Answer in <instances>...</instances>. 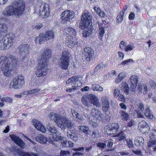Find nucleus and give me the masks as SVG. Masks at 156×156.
Segmentation results:
<instances>
[{
	"mask_svg": "<svg viewBox=\"0 0 156 156\" xmlns=\"http://www.w3.org/2000/svg\"><path fill=\"white\" fill-rule=\"evenodd\" d=\"M25 3L23 0H13L11 4L6 7L2 12L5 17L11 16L20 17L24 13Z\"/></svg>",
	"mask_w": 156,
	"mask_h": 156,
	"instance_id": "nucleus-1",
	"label": "nucleus"
},
{
	"mask_svg": "<svg viewBox=\"0 0 156 156\" xmlns=\"http://www.w3.org/2000/svg\"><path fill=\"white\" fill-rule=\"evenodd\" d=\"M19 63V60L16 56L9 55L7 57L5 56L0 55V66H2L6 76H11L13 71Z\"/></svg>",
	"mask_w": 156,
	"mask_h": 156,
	"instance_id": "nucleus-2",
	"label": "nucleus"
},
{
	"mask_svg": "<svg viewBox=\"0 0 156 156\" xmlns=\"http://www.w3.org/2000/svg\"><path fill=\"white\" fill-rule=\"evenodd\" d=\"M51 55V51L50 49H47L43 52L41 57V60L36 70V74L38 77H43L47 73V63L49 58Z\"/></svg>",
	"mask_w": 156,
	"mask_h": 156,
	"instance_id": "nucleus-3",
	"label": "nucleus"
},
{
	"mask_svg": "<svg viewBox=\"0 0 156 156\" xmlns=\"http://www.w3.org/2000/svg\"><path fill=\"white\" fill-rule=\"evenodd\" d=\"M65 31L70 36L67 41V46L70 48L77 47L80 45V43L76 39L75 37L76 34V31L72 27L65 28Z\"/></svg>",
	"mask_w": 156,
	"mask_h": 156,
	"instance_id": "nucleus-4",
	"label": "nucleus"
},
{
	"mask_svg": "<svg viewBox=\"0 0 156 156\" xmlns=\"http://www.w3.org/2000/svg\"><path fill=\"white\" fill-rule=\"evenodd\" d=\"M15 37L12 33L5 34L0 41V49L8 48L13 45L15 41Z\"/></svg>",
	"mask_w": 156,
	"mask_h": 156,
	"instance_id": "nucleus-5",
	"label": "nucleus"
},
{
	"mask_svg": "<svg viewBox=\"0 0 156 156\" xmlns=\"http://www.w3.org/2000/svg\"><path fill=\"white\" fill-rule=\"evenodd\" d=\"M82 80V77L77 76H74L68 79L66 82L67 86L70 87L71 86L72 88L67 89L66 91L71 92L72 90H75L77 89L78 87H80L82 85L81 81Z\"/></svg>",
	"mask_w": 156,
	"mask_h": 156,
	"instance_id": "nucleus-6",
	"label": "nucleus"
},
{
	"mask_svg": "<svg viewBox=\"0 0 156 156\" xmlns=\"http://www.w3.org/2000/svg\"><path fill=\"white\" fill-rule=\"evenodd\" d=\"M94 50L91 48L87 47L85 48L82 52V59L88 65L94 57Z\"/></svg>",
	"mask_w": 156,
	"mask_h": 156,
	"instance_id": "nucleus-7",
	"label": "nucleus"
},
{
	"mask_svg": "<svg viewBox=\"0 0 156 156\" xmlns=\"http://www.w3.org/2000/svg\"><path fill=\"white\" fill-rule=\"evenodd\" d=\"M92 16L89 12L83 13L81 18V21L80 23V28L82 29L88 27L91 25V20Z\"/></svg>",
	"mask_w": 156,
	"mask_h": 156,
	"instance_id": "nucleus-8",
	"label": "nucleus"
},
{
	"mask_svg": "<svg viewBox=\"0 0 156 156\" xmlns=\"http://www.w3.org/2000/svg\"><path fill=\"white\" fill-rule=\"evenodd\" d=\"M69 54L67 51L62 52V55L61 58L60 67L62 69H66L69 64Z\"/></svg>",
	"mask_w": 156,
	"mask_h": 156,
	"instance_id": "nucleus-9",
	"label": "nucleus"
},
{
	"mask_svg": "<svg viewBox=\"0 0 156 156\" xmlns=\"http://www.w3.org/2000/svg\"><path fill=\"white\" fill-rule=\"evenodd\" d=\"M74 13L72 11L66 10L61 14L62 23H67L74 17Z\"/></svg>",
	"mask_w": 156,
	"mask_h": 156,
	"instance_id": "nucleus-10",
	"label": "nucleus"
},
{
	"mask_svg": "<svg viewBox=\"0 0 156 156\" xmlns=\"http://www.w3.org/2000/svg\"><path fill=\"white\" fill-rule=\"evenodd\" d=\"M24 83L23 77L21 76L14 78L10 84L11 88L14 89L20 88Z\"/></svg>",
	"mask_w": 156,
	"mask_h": 156,
	"instance_id": "nucleus-11",
	"label": "nucleus"
},
{
	"mask_svg": "<svg viewBox=\"0 0 156 156\" xmlns=\"http://www.w3.org/2000/svg\"><path fill=\"white\" fill-rule=\"evenodd\" d=\"M16 51L22 55L23 58H25L29 53V46L26 44H21L18 47Z\"/></svg>",
	"mask_w": 156,
	"mask_h": 156,
	"instance_id": "nucleus-12",
	"label": "nucleus"
},
{
	"mask_svg": "<svg viewBox=\"0 0 156 156\" xmlns=\"http://www.w3.org/2000/svg\"><path fill=\"white\" fill-rule=\"evenodd\" d=\"M119 126L117 123H113L110 126H107L105 127V132L108 135L116 133L119 131Z\"/></svg>",
	"mask_w": 156,
	"mask_h": 156,
	"instance_id": "nucleus-13",
	"label": "nucleus"
},
{
	"mask_svg": "<svg viewBox=\"0 0 156 156\" xmlns=\"http://www.w3.org/2000/svg\"><path fill=\"white\" fill-rule=\"evenodd\" d=\"M49 9V5L48 4L44 2L40 6L39 12L42 18H45L48 16L50 13Z\"/></svg>",
	"mask_w": 156,
	"mask_h": 156,
	"instance_id": "nucleus-14",
	"label": "nucleus"
},
{
	"mask_svg": "<svg viewBox=\"0 0 156 156\" xmlns=\"http://www.w3.org/2000/svg\"><path fill=\"white\" fill-rule=\"evenodd\" d=\"M74 126V123L71 120L66 119L64 117L62 118L61 122L59 124V127L62 129H65V128L71 129Z\"/></svg>",
	"mask_w": 156,
	"mask_h": 156,
	"instance_id": "nucleus-15",
	"label": "nucleus"
},
{
	"mask_svg": "<svg viewBox=\"0 0 156 156\" xmlns=\"http://www.w3.org/2000/svg\"><path fill=\"white\" fill-rule=\"evenodd\" d=\"M12 151L15 154L21 156H39L38 154L35 153L22 151L21 149L17 147L13 148Z\"/></svg>",
	"mask_w": 156,
	"mask_h": 156,
	"instance_id": "nucleus-16",
	"label": "nucleus"
},
{
	"mask_svg": "<svg viewBox=\"0 0 156 156\" xmlns=\"http://www.w3.org/2000/svg\"><path fill=\"white\" fill-rule=\"evenodd\" d=\"M10 136L12 140L14 141L19 146L22 148H24L25 142L21 139L14 135H10Z\"/></svg>",
	"mask_w": 156,
	"mask_h": 156,
	"instance_id": "nucleus-17",
	"label": "nucleus"
},
{
	"mask_svg": "<svg viewBox=\"0 0 156 156\" xmlns=\"http://www.w3.org/2000/svg\"><path fill=\"white\" fill-rule=\"evenodd\" d=\"M32 123L38 130L42 133H44L46 131V129L44 126L37 119H34L32 120Z\"/></svg>",
	"mask_w": 156,
	"mask_h": 156,
	"instance_id": "nucleus-18",
	"label": "nucleus"
},
{
	"mask_svg": "<svg viewBox=\"0 0 156 156\" xmlns=\"http://www.w3.org/2000/svg\"><path fill=\"white\" fill-rule=\"evenodd\" d=\"M138 77L135 75L131 76L130 78V89L133 91H134L136 87L138 82Z\"/></svg>",
	"mask_w": 156,
	"mask_h": 156,
	"instance_id": "nucleus-19",
	"label": "nucleus"
},
{
	"mask_svg": "<svg viewBox=\"0 0 156 156\" xmlns=\"http://www.w3.org/2000/svg\"><path fill=\"white\" fill-rule=\"evenodd\" d=\"M91 112L92 115L99 121L103 119L104 118V115L102 114L101 112L95 108H92Z\"/></svg>",
	"mask_w": 156,
	"mask_h": 156,
	"instance_id": "nucleus-20",
	"label": "nucleus"
},
{
	"mask_svg": "<svg viewBox=\"0 0 156 156\" xmlns=\"http://www.w3.org/2000/svg\"><path fill=\"white\" fill-rule=\"evenodd\" d=\"M103 110L104 112H107L110 107L108 99L107 97H102L101 98Z\"/></svg>",
	"mask_w": 156,
	"mask_h": 156,
	"instance_id": "nucleus-21",
	"label": "nucleus"
},
{
	"mask_svg": "<svg viewBox=\"0 0 156 156\" xmlns=\"http://www.w3.org/2000/svg\"><path fill=\"white\" fill-rule=\"evenodd\" d=\"M87 97L89 99V101L91 103L97 107H99L100 106L98 98L95 95L91 94H89L87 95Z\"/></svg>",
	"mask_w": 156,
	"mask_h": 156,
	"instance_id": "nucleus-22",
	"label": "nucleus"
},
{
	"mask_svg": "<svg viewBox=\"0 0 156 156\" xmlns=\"http://www.w3.org/2000/svg\"><path fill=\"white\" fill-rule=\"evenodd\" d=\"M62 137L61 136V133L58 131L55 134L51 135V136H50L49 142L50 143L53 144L54 141H58L62 140Z\"/></svg>",
	"mask_w": 156,
	"mask_h": 156,
	"instance_id": "nucleus-23",
	"label": "nucleus"
},
{
	"mask_svg": "<svg viewBox=\"0 0 156 156\" xmlns=\"http://www.w3.org/2000/svg\"><path fill=\"white\" fill-rule=\"evenodd\" d=\"M78 129L80 132L84 133L86 137H88V135L91 133V131L90 130L89 127L87 126L84 125L79 126L78 127Z\"/></svg>",
	"mask_w": 156,
	"mask_h": 156,
	"instance_id": "nucleus-24",
	"label": "nucleus"
},
{
	"mask_svg": "<svg viewBox=\"0 0 156 156\" xmlns=\"http://www.w3.org/2000/svg\"><path fill=\"white\" fill-rule=\"evenodd\" d=\"M137 110L136 112L138 115V116L139 118L143 117V111L144 110V106L143 103H139L136 105Z\"/></svg>",
	"mask_w": 156,
	"mask_h": 156,
	"instance_id": "nucleus-25",
	"label": "nucleus"
},
{
	"mask_svg": "<svg viewBox=\"0 0 156 156\" xmlns=\"http://www.w3.org/2000/svg\"><path fill=\"white\" fill-rule=\"evenodd\" d=\"M49 117L51 120H54L55 122L56 123L57 125L59 126V124H60L61 122L62 117L57 114L53 113L49 115Z\"/></svg>",
	"mask_w": 156,
	"mask_h": 156,
	"instance_id": "nucleus-26",
	"label": "nucleus"
},
{
	"mask_svg": "<svg viewBox=\"0 0 156 156\" xmlns=\"http://www.w3.org/2000/svg\"><path fill=\"white\" fill-rule=\"evenodd\" d=\"M36 141L42 144H46L47 140L45 136L42 134H38L35 138Z\"/></svg>",
	"mask_w": 156,
	"mask_h": 156,
	"instance_id": "nucleus-27",
	"label": "nucleus"
},
{
	"mask_svg": "<svg viewBox=\"0 0 156 156\" xmlns=\"http://www.w3.org/2000/svg\"><path fill=\"white\" fill-rule=\"evenodd\" d=\"M71 112L73 116L77 119V121L81 123L82 122L83 119V118L82 116L80 115L74 109L71 110Z\"/></svg>",
	"mask_w": 156,
	"mask_h": 156,
	"instance_id": "nucleus-28",
	"label": "nucleus"
},
{
	"mask_svg": "<svg viewBox=\"0 0 156 156\" xmlns=\"http://www.w3.org/2000/svg\"><path fill=\"white\" fill-rule=\"evenodd\" d=\"M119 115L121 119L122 120L127 121L129 118V115L128 113L124 111L121 110L119 111Z\"/></svg>",
	"mask_w": 156,
	"mask_h": 156,
	"instance_id": "nucleus-29",
	"label": "nucleus"
},
{
	"mask_svg": "<svg viewBox=\"0 0 156 156\" xmlns=\"http://www.w3.org/2000/svg\"><path fill=\"white\" fill-rule=\"evenodd\" d=\"M44 34L46 41L52 39L55 37V33L53 30H48Z\"/></svg>",
	"mask_w": 156,
	"mask_h": 156,
	"instance_id": "nucleus-30",
	"label": "nucleus"
},
{
	"mask_svg": "<svg viewBox=\"0 0 156 156\" xmlns=\"http://www.w3.org/2000/svg\"><path fill=\"white\" fill-rule=\"evenodd\" d=\"M67 136L73 140L76 141L77 140V135L74 133L73 131L70 130L67 132Z\"/></svg>",
	"mask_w": 156,
	"mask_h": 156,
	"instance_id": "nucleus-31",
	"label": "nucleus"
},
{
	"mask_svg": "<svg viewBox=\"0 0 156 156\" xmlns=\"http://www.w3.org/2000/svg\"><path fill=\"white\" fill-rule=\"evenodd\" d=\"M8 28V25L6 23L0 24V36L1 35H3V33H6Z\"/></svg>",
	"mask_w": 156,
	"mask_h": 156,
	"instance_id": "nucleus-32",
	"label": "nucleus"
},
{
	"mask_svg": "<svg viewBox=\"0 0 156 156\" xmlns=\"http://www.w3.org/2000/svg\"><path fill=\"white\" fill-rule=\"evenodd\" d=\"M120 86L121 90H122L126 94H129V87L126 82H122Z\"/></svg>",
	"mask_w": 156,
	"mask_h": 156,
	"instance_id": "nucleus-33",
	"label": "nucleus"
},
{
	"mask_svg": "<svg viewBox=\"0 0 156 156\" xmlns=\"http://www.w3.org/2000/svg\"><path fill=\"white\" fill-rule=\"evenodd\" d=\"M137 89L139 91V94H141L142 93V89H144L143 93L144 94H145L147 92V86L145 84L139 85L137 87Z\"/></svg>",
	"mask_w": 156,
	"mask_h": 156,
	"instance_id": "nucleus-34",
	"label": "nucleus"
},
{
	"mask_svg": "<svg viewBox=\"0 0 156 156\" xmlns=\"http://www.w3.org/2000/svg\"><path fill=\"white\" fill-rule=\"evenodd\" d=\"M47 126V129L50 132L52 133V135L55 134V133L58 131L55 126L50 124H48Z\"/></svg>",
	"mask_w": 156,
	"mask_h": 156,
	"instance_id": "nucleus-35",
	"label": "nucleus"
},
{
	"mask_svg": "<svg viewBox=\"0 0 156 156\" xmlns=\"http://www.w3.org/2000/svg\"><path fill=\"white\" fill-rule=\"evenodd\" d=\"M90 88L94 91H102L103 90V88L100 85L97 84H93L91 85Z\"/></svg>",
	"mask_w": 156,
	"mask_h": 156,
	"instance_id": "nucleus-36",
	"label": "nucleus"
},
{
	"mask_svg": "<svg viewBox=\"0 0 156 156\" xmlns=\"http://www.w3.org/2000/svg\"><path fill=\"white\" fill-rule=\"evenodd\" d=\"M144 114L146 117L150 119H152L153 118V115L151 113L149 108L146 109Z\"/></svg>",
	"mask_w": 156,
	"mask_h": 156,
	"instance_id": "nucleus-37",
	"label": "nucleus"
},
{
	"mask_svg": "<svg viewBox=\"0 0 156 156\" xmlns=\"http://www.w3.org/2000/svg\"><path fill=\"white\" fill-rule=\"evenodd\" d=\"M46 40L44 34H40L39 36L36 38L35 42H39V43H42L43 41Z\"/></svg>",
	"mask_w": 156,
	"mask_h": 156,
	"instance_id": "nucleus-38",
	"label": "nucleus"
},
{
	"mask_svg": "<svg viewBox=\"0 0 156 156\" xmlns=\"http://www.w3.org/2000/svg\"><path fill=\"white\" fill-rule=\"evenodd\" d=\"M125 74L124 73H120L116 79L115 82L117 83L121 82L125 76Z\"/></svg>",
	"mask_w": 156,
	"mask_h": 156,
	"instance_id": "nucleus-39",
	"label": "nucleus"
},
{
	"mask_svg": "<svg viewBox=\"0 0 156 156\" xmlns=\"http://www.w3.org/2000/svg\"><path fill=\"white\" fill-rule=\"evenodd\" d=\"M116 136L118 137V140H123L126 138V136L124 133L123 131H121L118 133Z\"/></svg>",
	"mask_w": 156,
	"mask_h": 156,
	"instance_id": "nucleus-40",
	"label": "nucleus"
},
{
	"mask_svg": "<svg viewBox=\"0 0 156 156\" xmlns=\"http://www.w3.org/2000/svg\"><path fill=\"white\" fill-rule=\"evenodd\" d=\"M124 12L121 11L119 13L117 17V22L118 23H120L123 19Z\"/></svg>",
	"mask_w": 156,
	"mask_h": 156,
	"instance_id": "nucleus-41",
	"label": "nucleus"
},
{
	"mask_svg": "<svg viewBox=\"0 0 156 156\" xmlns=\"http://www.w3.org/2000/svg\"><path fill=\"white\" fill-rule=\"evenodd\" d=\"M148 147H153L154 148L156 146V140H149L148 143Z\"/></svg>",
	"mask_w": 156,
	"mask_h": 156,
	"instance_id": "nucleus-42",
	"label": "nucleus"
},
{
	"mask_svg": "<svg viewBox=\"0 0 156 156\" xmlns=\"http://www.w3.org/2000/svg\"><path fill=\"white\" fill-rule=\"evenodd\" d=\"M87 98H88L87 97V95H84L82 97L81 100L83 104L86 106L88 107L90 105V104L87 101Z\"/></svg>",
	"mask_w": 156,
	"mask_h": 156,
	"instance_id": "nucleus-43",
	"label": "nucleus"
},
{
	"mask_svg": "<svg viewBox=\"0 0 156 156\" xmlns=\"http://www.w3.org/2000/svg\"><path fill=\"white\" fill-rule=\"evenodd\" d=\"M39 90V89H33L25 91L23 93L24 94H33L38 92Z\"/></svg>",
	"mask_w": 156,
	"mask_h": 156,
	"instance_id": "nucleus-44",
	"label": "nucleus"
},
{
	"mask_svg": "<svg viewBox=\"0 0 156 156\" xmlns=\"http://www.w3.org/2000/svg\"><path fill=\"white\" fill-rule=\"evenodd\" d=\"M135 144L137 145H142L144 143V139L142 137H138L135 141Z\"/></svg>",
	"mask_w": 156,
	"mask_h": 156,
	"instance_id": "nucleus-45",
	"label": "nucleus"
},
{
	"mask_svg": "<svg viewBox=\"0 0 156 156\" xmlns=\"http://www.w3.org/2000/svg\"><path fill=\"white\" fill-rule=\"evenodd\" d=\"M150 129V126L148 125L141 129L140 130L142 133H146Z\"/></svg>",
	"mask_w": 156,
	"mask_h": 156,
	"instance_id": "nucleus-46",
	"label": "nucleus"
},
{
	"mask_svg": "<svg viewBox=\"0 0 156 156\" xmlns=\"http://www.w3.org/2000/svg\"><path fill=\"white\" fill-rule=\"evenodd\" d=\"M134 48V46L133 45L129 44L126 46L125 50L126 52H128L133 50Z\"/></svg>",
	"mask_w": 156,
	"mask_h": 156,
	"instance_id": "nucleus-47",
	"label": "nucleus"
},
{
	"mask_svg": "<svg viewBox=\"0 0 156 156\" xmlns=\"http://www.w3.org/2000/svg\"><path fill=\"white\" fill-rule=\"evenodd\" d=\"M92 32L91 30H83V36L84 37H87L89 36Z\"/></svg>",
	"mask_w": 156,
	"mask_h": 156,
	"instance_id": "nucleus-48",
	"label": "nucleus"
},
{
	"mask_svg": "<svg viewBox=\"0 0 156 156\" xmlns=\"http://www.w3.org/2000/svg\"><path fill=\"white\" fill-rule=\"evenodd\" d=\"M70 154V152L68 151L61 150L60 153L61 156H67Z\"/></svg>",
	"mask_w": 156,
	"mask_h": 156,
	"instance_id": "nucleus-49",
	"label": "nucleus"
},
{
	"mask_svg": "<svg viewBox=\"0 0 156 156\" xmlns=\"http://www.w3.org/2000/svg\"><path fill=\"white\" fill-rule=\"evenodd\" d=\"M68 141L67 140H62L61 141V146L63 147H68Z\"/></svg>",
	"mask_w": 156,
	"mask_h": 156,
	"instance_id": "nucleus-50",
	"label": "nucleus"
},
{
	"mask_svg": "<svg viewBox=\"0 0 156 156\" xmlns=\"http://www.w3.org/2000/svg\"><path fill=\"white\" fill-rule=\"evenodd\" d=\"M147 125H148L145 121H142L139 122L138 126V127H140V128L142 129Z\"/></svg>",
	"mask_w": 156,
	"mask_h": 156,
	"instance_id": "nucleus-51",
	"label": "nucleus"
},
{
	"mask_svg": "<svg viewBox=\"0 0 156 156\" xmlns=\"http://www.w3.org/2000/svg\"><path fill=\"white\" fill-rule=\"evenodd\" d=\"M149 137L151 139H156V130H152L151 134H149Z\"/></svg>",
	"mask_w": 156,
	"mask_h": 156,
	"instance_id": "nucleus-52",
	"label": "nucleus"
},
{
	"mask_svg": "<svg viewBox=\"0 0 156 156\" xmlns=\"http://www.w3.org/2000/svg\"><path fill=\"white\" fill-rule=\"evenodd\" d=\"M97 147H99L100 149H102L106 147V144L103 143H99L97 144Z\"/></svg>",
	"mask_w": 156,
	"mask_h": 156,
	"instance_id": "nucleus-53",
	"label": "nucleus"
},
{
	"mask_svg": "<svg viewBox=\"0 0 156 156\" xmlns=\"http://www.w3.org/2000/svg\"><path fill=\"white\" fill-rule=\"evenodd\" d=\"M126 46V43L123 41H121L119 44V47L122 50L125 49Z\"/></svg>",
	"mask_w": 156,
	"mask_h": 156,
	"instance_id": "nucleus-54",
	"label": "nucleus"
},
{
	"mask_svg": "<svg viewBox=\"0 0 156 156\" xmlns=\"http://www.w3.org/2000/svg\"><path fill=\"white\" fill-rule=\"evenodd\" d=\"M92 137L95 138H97L99 137V134L98 131L94 130L92 132L91 135Z\"/></svg>",
	"mask_w": 156,
	"mask_h": 156,
	"instance_id": "nucleus-55",
	"label": "nucleus"
},
{
	"mask_svg": "<svg viewBox=\"0 0 156 156\" xmlns=\"http://www.w3.org/2000/svg\"><path fill=\"white\" fill-rule=\"evenodd\" d=\"M133 60L131 59H129L122 61L121 64L122 65H128L130 63L133 62Z\"/></svg>",
	"mask_w": 156,
	"mask_h": 156,
	"instance_id": "nucleus-56",
	"label": "nucleus"
},
{
	"mask_svg": "<svg viewBox=\"0 0 156 156\" xmlns=\"http://www.w3.org/2000/svg\"><path fill=\"white\" fill-rule=\"evenodd\" d=\"M120 92L119 89L116 88L114 90V94L115 96L117 97L120 94Z\"/></svg>",
	"mask_w": 156,
	"mask_h": 156,
	"instance_id": "nucleus-57",
	"label": "nucleus"
},
{
	"mask_svg": "<svg viewBox=\"0 0 156 156\" xmlns=\"http://www.w3.org/2000/svg\"><path fill=\"white\" fill-rule=\"evenodd\" d=\"M98 32L99 36L102 38L103 36V35L105 33V29H99Z\"/></svg>",
	"mask_w": 156,
	"mask_h": 156,
	"instance_id": "nucleus-58",
	"label": "nucleus"
},
{
	"mask_svg": "<svg viewBox=\"0 0 156 156\" xmlns=\"http://www.w3.org/2000/svg\"><path fill=\"white\" fill-rule=\"evenodd\" d=\"M113 145L112 140V139H110L108 140L107 146L111 148Z\"/></svg>",
	"mask_w": 156,
	"mask_h": 156,
	"instance_id": "nucleus-59",
	"label": "nucleus"
},
{
	"mask_svg": "<svg viewBox=\"0 0 156 156\" xmlns=\"http://www.w3.org/2000/svg\"><path fill=\"white\" fill-rule=\"evenodd\" d=\"M4 99L5 100V101L7 103H10L13 101L12 99L10 97L4 98Z\"/></svg>",
	"mask_w": 156,
	"mask_h": 156,
	"instance_id": "nucleus-60",
	"label": "nucleus"
},
{
	"mask_svg": "<svg viewBox=\"0 0 156 156\" xmlns=\"http://www.w3.org/2000/svg\"><path fill=\"white\" fill-rule=\"evenodd\" d=\"M132 151L136 155H140L141 154V152L139 150H132Z\"/></svg>",
	"mask_w": 156,
	"mask_h": 156,
	"instance_id": "nucleus-61",
	"label": "nucleus"
},
{
	"mask_svg": "<svg viewBox=\"0 0 156 156\" xmlns=\"http://www.w3.org/2000/svg\"><path fill=\"white\" fill-rule=\"evenodd\" d=\"M133 125V122L132 121H130L128 122L125 125V127L126 128L128 129L129 127H131Z\"/></svg>",
	"mask_w": 156,
	"mask_h": 156,
	"instance_id": "nucleus-62",
	"label": "nucleus"
},
{
	"mask_svg": "<svg viewBox=\"0 0 156 156\" xmlns=\"http://www.w3.org/2000/svg\"><path fill=\"white\" fill-rule=\"evenodd\" d=\"M97 14H98L101 17H104L105 15V12L103 11H101V9L99 11V12H98Z\"/></svg>",
	"mask_w": 156,
	"mask_h": 156,
	"instance_id": "nucleus-63",
	"label": "nucleus"
},
{
	"mask_svg": "<svg viewBox=\"0 0 156 156\" xmlns=\"http://www.w3.org/2000/svg\"><path fill=\"white\" fill-rule=\"evenodd\" d=\"M118 53L119 55V59L120 60L122 59L124 56L123 53L120 51H119Z\"/></svg>",
	"mask_w": 156,
	"mask_h": 156,
	"instance_id": "nucleus-64",
	"label": "nucleus"
}]
</instances>
